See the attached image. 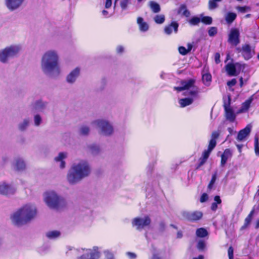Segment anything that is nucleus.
I'll use <instances>...</instances> for the list:
<instances>
[{"label":"nucleus","instance_id":"64","mask_svg":"<svg viewBox=\"0 0 259 259\" xmlns=\"http://www.w3.org/2000/svg\"><path fill=\"white\" fill-rule=\"evenodd\" d=\"M204 256L202 255H199L198 257H193L192 259H203Z\"/></svg>","mask_w":259,"mask_h":259},{"label":"nucleus","instance_id":"45","mask_svg":"<svg viewBox=\"0 0 259 259\" xmlns=\"http://www.w3.org/2000/svg\"><path fill=\"white\" fill-rule=\"evenodd\" d=\"M201 21V19L198 17H193L189 21L190 24L192 25H197Z\"/></svg>","mask_w":259,"mask_h":259},{"label":"nucleus","instance_id":"16","mask_svg":"<svg viewBox=\"0 0 259 259\" xmlns=\"http://www.w3.org/2000/svg\"><path fill=\"white\" fill-rule=\"evenodd\" d=\"M48 103L41 100H38L33 102L31 105V110L34 112H44L47 108Z\"/></svg>","mask_w":259,"mask_h":259},{"label":"nucleus","instance_id":"13","mask_svg":"<svg viewBox=\"0 0 259 259\" xmlns=\"http://www.w3.org/2000/svg\"><path fill=\"white\" fill-rule=\"evenodd\" d=\"M16 189L13 186L6 183L5 182H0V194L1 195L8 196L15 193Z\"/></svg>","mask_w":259,"mask_h":259},{"label":"nucleus","instance_id":"24","mask_svg":"<svg viewBox=\"0 0 259 259\" xmlns=\"http://www.w3.org/2000/svg\"><path fill=\"white\" fill-rule=\"evenodd\" d=\"M232 155V153L229 149H226L221 155V165L223 166L226 163L228 159Z\"/></svg>","mask_w":259,"mask_h":259},{"label":"nucleus","instance_id":"39","mask_svg":"<svg viewBox=\"0 0 259 259\" xmlns=\"http://www.w3.org/2000/svg\"><path fill=\"white\" fill-rule=\"evenodd\" d=\"M222 0H209L208 8L209 10H213L218 7V3L222 2Z\"/></svg>","mask_w":259,"mask_h":259},{"label":"nucleus","instance_id":"60","mask_svg":"<svg viewBox=\"0 0 259 259\" xmlns=\"http://www.w3.org/2000/svg\"><path fill=\"white\" fill-rule=\"evenodd\" d=\"M228 131L230 134L227 136V138H228L230 136H231L236 133V132L234 131L233 128L232 127H228Z\"/></svg>","mask_w":259,"mask_h":259},{"label":"nucleus","instance_id":"20","mask_svg":"<svg viewBox=\"0 0 259 259\" xmlns=\"http://www.w3.org/2000/svg\"><path fill=\"white\" fill-rule=\"evenodd\" d=\"M68 153L66 152L59 153L58 155L54 158V160L57 162H60L59 167L63 169L66 167V162L64 161L67 157Z\"/></svg>","mask_w":259,"mask_h":259},{"label":"nucleus","instance_id":"54","mask_svg":"<svg viewBox=\"0 0 259 259\" xmlns=\"http://www.w3.org/2000/svg\"><path fill=\"white\" fill-rule=\"evenodd\" d=\"M228 253L229 259H233V248L232 246L228 248Z\"/></svg>","mask_w":259,"mask_h":259},{"label":"nucleus","instance_id":"7","mask_svg":"<svg viewBox=\"0 0 259 259\" xmlns=\"http://www.w3.org/2000/svg\"><path fill=\"white\" fill-rule=\"evenodd\" d=\"M98 247L94 246L91 249H72V253L77 256L78 259H98L100 253L98 251Z\"/></svg>","mask_w":259,"mask_h":259},{"label":"nucleus","instance_id":"41","mask_svg":"<svg viewBox=\"0 0 259 259\" xmlns=\"http://www.w3.org/2000/svg\"><path fill=\"white\" fill-rule=\"evenodd\" d=\"M206 247V243L205 241L203 240H199L198 241L197 244V249L200 251H203Z\"/></svg>","mask_w":259,"mask_h":259},{"label":"nucleus","instance_id":"47","mask_svg":"<svg viewBox=\"0 0 259 259\" xmlns=\"http://www.w3.org/2000/svg\"><path fill=\"white\" fill-rule=\"evenodd\" d=\"M236 9L240 12L242 13H244L247 12H249L251 10V8L248 6H238L236 8Z\"/></svg>","mask_w":259,"mask_h":259},{"label":"nucleus","instance_id":"58","mask_svg":"<svg viewBox=\"0 0 259 259\" xmlns=\"http://www.w3.org/2000/svg\"><path fill=\"white\" fill-rule=\"evenodd\" d=\"M215 62L217 64H219L220 61V55L219 53H216L214 55Z\"/></svg>","mask_w":259,"mask_h":259},{"label":"nucleus","instance_id":"17","mask_svg":"<svg viewBox=\"0 0 259 259\" xmlns=\"http://www.w3.org/2000/svg\"><path fill=\"white\" fill-rule=\"evenodd\" d=\"M251 127L250 124H248L244 128L240 130L237 136V140L239 142L245 141L250 133Z\"/></svg>","mask_w":259,"mask_h":259},{"label":"nucleus","instance_id":"22","mask_svg":"<svg viewBox=\"0 0 259 259\" xmlns=\"http://www.w3.org/2000/svg\"><path fill=\"white\" fill-rule=\"evenodd\" d=\"M178 27L179 24L177 22H172L170 24L165 27L164 29V32L167 35H170L174 30V32L177 33L178 30Z\"/></svg>","mask_w":259,"mask_h":259},{"label":"nucleus","instance_id":"21","mask_svg":"<svg viewBox=\"0 0 259 259\" xmlns=\"http://www.w3.org/2000/svg\"><path fill=\"white\" fill-rule=\"evenodd\" d=\"M31 121L30 118H25L19 122L17 125V128L21 132H25L28 128L30 125Z\"/></svg>","mask_w":259,"mask_h":259},{"label":"nucleus","instance_id":"50","mask_svg":"<svg viewBox=\"0 0 259 259\" xmlns=\"http://www.w3.org/2000/svg\"><path fill=\"white\" fill-rule=\"evenodd\" d=\"M218 32L217 28L215 27H211L209 28L208 33L210 36H214Z\"/></svg>","mask_w":259,"mask_h":259},{"label":"nucleus","instance_id":"37","mask_svg":"<svg viewBox=\"0 0 259 259\" xmlns=\"http://www.w3.org/2000/svg\"><path fill=\"white\" fill-rule=\"evenodd\" d=\"M215 202H213L211 206V209L212 211H215L218 208V204H221L222 202L220 196H215L214 198Z\"/></svg>","mask_w":259,"mask_h":259},{"label":"nucleus","instance_id":"52","mask_svg":"<svg viewBox=\"0 0 259 259\" xmlns=\"http://www.w3.org/2000/svg\"><path fill=\"white\" fill-rule=\"evenodd\" d=\"M220 132L219 131H213L211 134V139L215 140L219 138L220 136Z\"/></svg>","mask_w":259,"mask_h":259},{"label":"nucleus","instance_id":"42","mask_svg":"<svg viewBox=\"0 0 259 259\" xmlns=\"http://www.w3.org/2000/svg\"><path fill=\"white\" fill-rule=\"evenodd\" d=\"M164 20L165 17L163 15H157L154 17V21L157 24H162Z\"/></svg>","mask_w":259,"mask_h":259},{"label":"nucleus","instance_id":"57","mask_svg":"<svg viewBox=\"0 0 259 259\" xmlns=\"http://www.w3.org/2000/svg\"><path fill=\"white\" fill-rule=\"evenodd\" d=\"M126 255L130 259H135L137 257V255L133 252H127Z\"/></svg>","mask_w":259,"mask_h":259},{"label":"nucleus","instance_id":"33","mask_svg":"<svg viewBox=\"0 0 259 259\" xmlns=\"http://www.w3.org/2000/svg\"><path fill=\"white\" fill-rule=\"evenodd\" d=\"M254 210L252 209L248 215V216L245 218L244 220V225L242 226L241 229H245L250 223L252 216L254 213Z\"/></svg>","mask_w":259,"mask_h":259},{"label":"nucleus","instance_id":"30","mask_svg":"<svg viewBox=\"0 0 259 259\" xmlns=\"http://www.w3.org/2000/svg\"><path fill=\"white\" fill-rule=\"evenodd\" d=\"M90 132V128L87 125H81L78 130V133L81 136H88Z\"/></svg>","mask_w":259,"mask_h":259},{"label":"nucleus","instance_id":"26","mask_svg":"<svg viewBox=\"0 0 259 259\" xmlns=\"http://www.w3.org/2000/svg\"><path fill=\"white\" fill-rule=\"evenodd\" d=\"M137 23L139 25L140 30L142 31H146L148 30L149 26L148 24L144 22L142 17H138L137 19Z\"/></svg>","mask_w":259,"mask_h":259},{"label":"nucleus","instance_id":"31","mask_svg":"<svg viewBox=\"0 0 259 259\" xmlns=\"http://www.w3.org/2000/svg\"><path fill=\"white\" fill-rule=\"evenodd\" d=\"M60 232L57 230L50 231L46 233V236L50 239H53L58 238L60 236Z\"/></svg>","mask_w":259,"mask_h":259},{"label":"nucleus","instance_id":"11","mask_svg":"<svg viewBox=\"0 0 259 259\" xmlns=\"http://www.w3.org/2000/svg\"><path fill=\"white\" fill-rule=\"evenodd\" d=\"M230 101L231 99L229 97L228 101L227 102L224 101V108L225 111V116L226 119L230 122H234L236 118V115L232 108L230 107Z\"/></svg>","mask_w":259,"mask_h":259},{"label":"nucleus","instance_id":"55","mask_svg":"<svg viewBox=\"0 0 259 259\" xmlns=\"http://www.w3.org/2000/svg\"><path fill=\"white\" fill-rule=\"evenodd\" d=\"M208 195L206 193H203L201 197H200V201L201 202H204L205 201H207V200L208 199Z\"/></svg>","mask_w":259,"mask_h":259},{"label":"nucleus","instance_id":"12","mask_svg":"<svg viewBox=\"0 0 259 259\" xmlns=\"http://www.w3.org/2000/svg\"><path fill=\"white\" fill-rule=\"evenodd\" d=\"M237 50L241 52L243 57L246 60L251 59L254 54V50L248 44L242 45L241 49L237 48Z\"/></svg>","mask_w":259,"mask_h":259},{"label":"nucleus","instance_id":"15","mask_svg":"<svg viewBox=\"0 0 259 259\" xmlns=\"http://www.w3.org/2000/svg\"><path fill=\"white\" fill-rule=\"evenodd\" d=\"M24 1L25 0H4L5 6L11 11L19 9Z\"/></svg>","mask_w":259,"mask_h":259},{"label":"nucleus","instance_id":"49","mask_svg":"<svg viewBox=\"0 0 259 259\" xmlns=\"http://www.w3.org/2000/svg\"><path fill=\"white\" fill-rule=\"evenodd\" d=\"M202 22L206 24H211L212 22V18L209 16H204L201 19Z\"/></svg>","mask_w":259,"mask_h":259},{"label":"nucleus","instance_id":"3","mask_svg":"<svg viewBox=\"0 0 259 259\" xmlns=\"http://www.w3.org/2000/svg\"><path fill=\"white\" fill-rule=\"evenodd\" d=\"M36 214V206L32 204H27L15 212L11 219L14 225L21 226L30 222Z\"/></svg>","mask_w":259,"mask_h":259},{"label":"nucleus","instance_id":"44","mask_svg":"<svg viewBox=\"0 0 259 259\" xmlns=\"http://www.w3.org/2000/svg\"><path fill=\"white\" fill-rule=\"evenodd\" d=\"M217 177V171H216L213 174V175L212 176L211 181H210V182L208 185V189H211L212 188L213 184H214V183L216 181Z\"/></svg>","mask_w":259,"mask_h":259},{"label":"nucleus","instance_id":"6","mask_svg":"<svg viewBox=\"0 0 259 259\" xmlns=\"http://www.w3.org/2000/svg\"><path fill=\"white\" fill-rule=\"evenodd\" d=\"M21 50L18 45H11L0 50V62L7 64L11 59L17 57Z\"/></svg>","mask_w":259,"mask_h":259},{"label":"nucleus","instance_id":"43","mask_svg":"<svg viewBox=\"0 0 259 259\" xmlns=\"http://www.w3.org/2000/svg\"><path fill=\"white\" fill-rule=\"evenodd\" d=\"M254 151L256 155L259 156V142L257 136H255L254 138Z\"/></svg>","mask_w":259,"mask_h":259},{"label":"nucleus","instance_id":"38","mask_svg":"<svg viewBox=\"0 0 259 259\" xmlns=\"http://www.w3.org/2000/svg\"><path fill=\"white\" fill-rule=\"evenodd\" d=\"M202 80L204 84L206 86L210 85L211 80V75L209 73H205L202 75Z\"/></svg>","mask_w":259,"mask_h":259},{"label":"nucleus","instance_id":"48","mask_svg":"<svg viewBox=\"0 0 259 259\" xmlns=\"http://www.w3.org/2000/svg\"><path fill=\"white\" fill-rule=\"evenodd\" d=\"M130 4V0H121L120 6L122 10H125L127 9L128 5Z\"/></svg>","mask_w":259,"mask_h":259},{"label":"nucleus","instance_id":"63","mask_svg":"<svg viewBox=\"0 0 259 259\" xmlns=\"http://www.w3.org/2000/svg\"><path fill=\"white\" fill-rule=\"evenodd\" d=\"M236 66V69H240L241 67V64L239 63H236L235 64H234Z\"/></svg>","mask_w":259,"mask_h":259},{"label":"nucleus","instance_id":"14","mask_svg":"<svg viewBox=\"0 0 259 259\" xmlns=\"http://www.w3.org/2000/svg\"><path fill=\"white\" fill-rule=\"evenodd\" d=\"M240 33L237 28L231 29L229 34L228 42L232 45L236 46L240 43Z\"/></svg>","mask_w":259,"mask_h":259},{"label":"nucleus","instance_id":"36","mask_svg":"<svg viewBox=\"0 0 259 259\" xmlns=\"http://www.w3.org/2000/svg\"><path fill=\"white\" fill-rule=\"evenodd\" d=\"M196 235L198 237L203 238L208 235V232L205 229L200 228L196 230Z\"/></svg>","mask_w":259,"mask_h":259},{"label":"nucleus","instance_id":"10","mask_svg":"<svg viewBox=\"0 0 259 259\" xmlns=\"http://www.w3.org/2000/svg\"><path fill=\"white\" fill-rule=\"evenodd\" d=\"M151 223V219L148 216L143 218H136L132 222L133 225L137 227V230H142L145 227L149 226Z\"/></svg>","mask_w":259,"mask_h":259},{"label":"nucleus","instance_id":"27","mask_svg":"<svg viewBox=\"0 0 259 259\" xmlns=\"http://www.w3.org/2000/svg\"><path fill=\"white\" fill-rule=\"evenodd\" d=\"M88 151L93 155L98 154L100 151L99 146L95 144H90L87 146Z\"/></svg>","mask_w":259,"mask_h":259},{"label":"nucleus","instance_id":"18","mask_svg":"<svg viewBox=\"0 0 259 259\" xmlns=\"http://www.w3.org/2000/svg\"><path fill=\"white\" fill-rule=\"evenodd\" d=\"M80 74V69L78 67L75 68L72 70L66 76V80L69 84L74 83Z\"/></svg>","mask_w":259,"mask_h":259},{"label":"nucleus","instance_id":"62","mask_svg":"<svg viewBox=\"0 0 259 259\" xmlns=\"http://www.w3.org/2000/svg\"><path fill=\"white\" fill-rule=\"evenodd\" d=\"M150 259H161V258L160 256H159L157 254H153Z\"/></svg>","mask_w":259,"mask_h":259},{"label":"nucleus","instance_id":"46","mask_svg":"<svg viewBox=\"0 0 259 259\" xmlns=\"http://www.w3.org/2000/svg\"><path fill=\"white\" fill-rule=\"evenodd\" d=\"M217 145V141L213 139H211L209 141V145L208 146L207 151L211 152V151Z\"/></svg>","mask_w":259,"mask_h":259},{"label":"nucleus","instance_id":"32","mask_svg":"<svg viewBox=\"0 0 259 259\" xmlns=\"http://www.w3.org/2000/svg\"><path fill=\"white\" fill-rule=\"evenodd\" d=\"M252 101V97H250L249 99L245 101L242 103L240 111L241 112H244L246 111L249 108L250 104Z\"/></svg>","mask_w":259,"mask_h":259},{"label":"nucleus","instance_id":"61","mask_svg":"<svg viewBox=\"0 0 259 259\" xmlns=\"http://www.w3.org/2000/svg\"><path fill=\"white\" fill-rule=\"evenodd\" d=\"M112 5V1L111 0H106L105 4V8L106 9L109 8Z\"/></svg>","mask_w":259,"mask_h":259},{"label":"nucleus","instance_id":"56","mask_svg":"<svg viewBox=\"0 0 259 259\" xmlns=\"http://www.w3.org/2000/svg\"><path fill=\"white\" fill-rule=\"evenodd\" d=\"M165 224L163 221H161L159 223V230L160 231L163 232L165 230Z\"/></svg>","mask_w":259,"mask_h":259},{"label":"nucleus","instance_id":"53","mask_svg":"<svg viewBox=\"0 0 259 259\" xmlns=\"http://www.w3.org/2000/svg\"><path fill=\"white\" fill-rule=\"evenodd\" d=\"M237 83V80L235 78L232 79L231 80L227 82V85L229 87L231 88L234 86Z\"/></svg>","mask_w":259,"mask_h":259},{"label":"nucleus","instance_id":"2","mask_svg":"<svg viewBox=\"0 0 259 259\" xmlns=\"http://www.w3.org/2000/svg\"><path fill=\"white\" fill-rule=\"evenodd\" d=\"M92 167L89 162L84 159H78L72 163L66 175L69 184L75 185L90 176Z\"/></svg>","mask_w":259,"mask_h":259},{"label":"nucleus","instance_id":"9","mask_svg":"<svg viewBox=\"0 0 259 259\" xmlns=\"http://www.w3.org/2000/svg\"><path fill=\"white\" fill-rule=\"evenodd\" d=\"M182 219L190 221L196 222L200 220L203 216V213L200 211H182L181 212Z\"/></svg>","mask_w":259,"mask_h":259},{"label":"nucleus","instance_id":"19","mask_svg":"<svg viewBox=\"0 0 259 259\" xmlns=\"http://www.w3.org/2000/svg\"><path fill=\"white\" fill-rule=\"evenodd\" d=\"M13 166L17 171H22L25 169L26 164L22 158L17 157L14 159Z\"/></svg>","mask_w":259,"mask_h":259},{"label":"nucleus","instance_id":"40","mask_svg":"<svg viewBox=\"0 0 259 259\" xmlns=\"http://www.w3.org/2000/svg\"><path fill=\"white\" fill-rule=\"evenodd\" d=\"M34 124L35 126H39L42 123V120L39 114H36L33 117Z\"/></svg>","mask_w":259,"mask_h":259},{"label":"nucleus","instance_id":"28","mask_svg":"<svg viewBox=\"0 0 259 259\" xmlns=\"http://www.w3.org/2000/svg\"><path fill=\"white\" fill-rule=\"evenodd\" d=\"M149 6L152 11L154 13H157L160 11V5L154 1H150Z\"/></svg>","mask_w":259,"mask_h":259},{"label":"nucleus","instance_id":"34","mask_svg":"<svg viewBox=\"0 0 259 259\" xmlns=\"http://www.w3.org/2000/svg\"><path fill=\"white\" fill-rule=\"evenodd\" d=\"M178 13L181 14L186 17H188L190 15L189 11L187 10V7L185 5H181L178 10Z\"/></svg>","mask_w":259,"mask_h":259},{"label":"nucleus","instance_id":"29","mask_svg":"<svg viewBox=\"0 0 259 259\" xmlns=\"http://www.w3.org/2000/svg\"><path fill=\"white\" fill-rule=\"evenodd\" d=\"M193 101L194 100L192 98H185L180 99L179 102L181 107H185L192 104Z\"/></svg>","mask_w":259,"mask_h":259},{"label":"nucleus","instance_id":"59","mask_svg":"<svg viewBox=\"0 0 259 259\" xmlns=\"http://www.w3.org/2000/svg\"><path fill=\"white\" fill-rule=\"evenodd\" d=\"M116 51L117 53H122L124 51V48L121 46H118L116 48Z\"/></svg>","mask_w":259,"mask_h":259},{"label":"nucleus","instance_id":"23","mask_svg":"<svg viewBox=\"0 0 259 259\" xmlns=\"http://www.w3.org/2000/svg\"><path fill=\"white\" fill-rule=\"evenodd\" d=\"M226 70L229 76H236V69L235 65L233 63H228L226 65Z\"/></svg>","mask_w":259,"mask_h":259},{"label":"nucleus","instance_id":"4","mask_svg":"<svg viewBox=\"0 0 259 259\" xmlns=\"http://www.w3.org/2000/svg\"><path fill=\"white\" fill-rule=\"evenodd\" d=\"M44 199L47 205L51 209L59 210L66 205L64 198L54 191L45 192L44 194Z\"/></svg>","mask_w":259,"mask_h":259},{"label":"nucleus","instance_id":"8","mask_svg":"<svg viewBox=\"0 0 259 259\" xmlns=\"http://www.w3.org/2000/svg\"><path fill=\"white\" fill-rule=\"evenodd\" d=\"M92 124L98 130L99 133L104 136H111L114 131L112 124L107 120L98 119L93 121Z\"/></svg>","mask_w":259,"mask_h":259},{"label":"nucleus","instance_id":"1","mask_svg":"<svg viewBox=\"0 0 259 259\" xmlns=\"http://www.w3.org/2000/svg\"><path fill=\"white\" fill-rule=\"evenodd\" d=\"M40 66L41 71L46 76L52 78L59 76L61 69L58 51L54 49L46 51L41 57Z\"/></svg>","mask_w":259,"mask_h":259},{"label":"nucleus","instance_id":"25","mask_svg":"<svg viewBox=\"0 0 259 259\" xmlns=\"http://www.w3.org/2000/svg\"><path fill=\"white\" fill-rule=\"evenodd\" d=\"M210 152L208 151L205 150L203 151L202 156L199 158V163L198 164V165L197 167L198 168V167L201 166L203 165L205 162L206 161L207 158H208Z\"/></svg>","mask_w":259,"mask_h":259},{"label":"nucleus","instance_id":"51","mask_svg":"<svg viewBox=\"0 0 259 259\" xmlns=\"http://www.w3.org/2000/svg\"><path fill=\"white\" fill-rule=\"evenodd\" d=\"M179 52L181 54L183 55H185L188 53V50H187L184 47H180L179 48Z\"/></svg>","mask_w":259,"mask_h":259},{"label":"nucleus","instance_id":"5","mask_svg":"<svg viewBox=\"0 0 259 259\" xmlns=\"http://www.w3.org/2000/svg\"><path fill=\"white\" fill-rule=\"evenodd\" d=\"M196 80L193 78L182 80L180 81V87H174V90L178 92L187 90L185 95L197 98L199 93V89L195 85Z\"/></svg>","mask_w":259,"mask_h":259},{"label":"nucleus","instance_id":"35","mask_svg":"<svg viewBox=\"0 0 259 259\" xmlns=\"http://www.w3.org/2000/svg\"><path fill=\"white\" fill-rule=\"evenodd\" d=\"M237 15L235 13L229 12L225 16V20L228 24H231L236 18Z\"/></svg>","mask_w":259,"mask_h":259}]
</instances>
